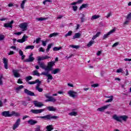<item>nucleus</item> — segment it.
<instances>
[{
	"label": "nucleus",
	"mask_w": 131,
	"mask_h": 131,
	"mask_svg": "<svg viewBox=\"0 0 131 131\" xmlns=\"http://www.w3.org/2000/svg\"><path fill=\"white\" fill-rule=\"evenodd\" d=\"M38 64L42 69H44L47 72H50L53 70V67L55 66V61H50L48 63V66H46L45 62H38Z\"/></svg>",
	"instance_id": "obj_1"
},
{
	"label": "nucleus",
	"mask_w": 131,
	"mask_h": 131,
	"mask_svg": "<svg viewBox=\"0 0 131 131\" xmlns=\"http://www.w3.org/2000/svg\"><path fill=\"white\" fill-rule=\"evenodd\" d=\"M113 119L116 120L117 121H119V122H121L122 120L123 121H126L128 117L126 115L121 116H117V115H115L113 117Z\"/></svg>",
	"instance_id": "obj_2"
},
{
	"label": "nucleus",
	"mask_w": 131,
	"mask_h": 131,
	"mask_svg": "<svg viewBox=\"0 0 131 131\" xmlns=\"http://www.w3.org/2000/svg\"><path fill=\"white\" fill-rule=\"evenodd\" d=\"M38 118H42V119H48L50 120L51 119H57V118H59V117L56 116H52V115H48L44 116H40L38 117Z\"/></svg>",
	"instance_id": "obj_3"
},
{
	"label": "nucleus",
	"mask_w": 131,
	"mask_h": 131,
	"mask_svg": "<svg viewBox=\"0 0 131 131\" xmlns=\"http://www.w3.org/2000/svg\"><path fill=\"white\" fill-rule=\"evenodd\" d=\"M40 75H45V76H47L48 77L47 78V82L50 83V80H53V76L50 74H49V72H43L40 74Z\"/></svg>",
	"instance_id": "obj_4"
},
{
	"label": "nucleus",
	"mask_w": 131,
	"mask_h": 131,
	"mask_svg": "<svg viewBox=\"0 0 131 131\" xmlns=\"http://www.w3.org/2000/svg\"><path fill=\"white\" fill-rule=\"evenodd\" d=\"M45 97L48 99L45 100L46 102H52L53 103H55V102L57 101V100H56L53 96H50L49 94H45Z\"/></svg>",
	"instance_id": "obj_5"
},
{
	"label": "nucleus",
	"mask_w": 131,
	"mask_h": 131,
	"mask_svg": "<svg viewBox=\"0 0 131 131\" xmlns=\"http://www.w3.org/2000/svg\"><path fill=\"white\" fill-rule=\"evenodd\" d=\"M19 27L22 29L23 31H25L27 30L28 29V24L27 23H21L19 25Z\"/></svg>",
	"instance_id": "obj_6"
},
{
	"label": "nucleus",
	"mask_w": 131,
	"mask_h": 131,
	"mask_svg": "<svg viewBox=\"0 0 131 131\" xmlns=\"http://www.w3.org/2000/svg\"><path fill=\"white\" fill-rule=\"evenodd\" d=\"M33 53H31L30 55L29 56L28 58L24 60V62H26L27 63L33 62V61H34L35 60V58L34 57H33Z\"/></svg>",
	"instance_id": "obj_7"
},
{
	"label": "nucleus",
	"mask_w": 131,
	"mask_h": 131,
	"mask_svg": "<svg viewBox=\"0 0 131 131\" xmlns=\"http://www.w3.org/2000/svg\"><path fill=\"white\" fill-rule=\"evenodd\" d=\"M68 95L70 96V97H71L72 98H73L74 99L75 98H76L78 96V94H77V92H75L73 91H69L68 93Z\"/></svg>",
	"instance_id": "obj_8"
},
{
	"label": "nucleus",
	"mask_w": 131,
	"mask_h": 131,
	"mask_svg": "<svg viewBox=\"0 0 131 131\" xmlns=\"http://www.w3.org/2000/svg\"><path fill=\"white\" fill-rule=\"evenodd\" d=\"M20 123H21V119H20V118L17 119L15 124L13 125L12 127L13 130H15L16 128H17V127H19V125H20Z\"/></svg>",
	"instance_id": "obj_9"
},
{
	"label": "nucleus",
	"mask_w": 131,
	"mask_h": 131,
	"mask_svg": "<svg viewBox=\"0 0 131 131\" xmlns=\"http://www.w3.org/2000/svg\"><path fill=\"white\" fill-rule=\"evenodd\" d=\"M116 30L115 29H113L111 30L110 32H108L107 34H104L103 37V39H106V38H108L109 37V35L111 34H112V33H114V32H115Z\"/></svg>",
	"instance_id": "obj_10"
},
{
	"label": "nucleus",
	"mask_w": 131,
	"mask_h": 131,
	"mask_svg": "<svg viewBox=\"0 0 131 131\" xmlns=\"http://www.w3.org/2000/svg\"><path fill=\"white\" fill-rule=\"evenodd\" d=\"M12 73L13 74V76L16 78H18V77H20L21 76V75L19 73V70H12Z\"/></svg>",
	"instance_id": "obj_11"
},
{
	"label": "nucleus",
	"mask_w": 131,
	"mask_h": 131,
	"mask_svg": "<svg viewBox=\"0 0 131 131\" xmlns=\"http://www.w3.org/2000/svg\"><path fill=\"white\" fill-rule=\"evenodd\" d=\"M45 111V109H40V110H31L30 112L33 113V114H39L42 112Z\"/></svg>",
	"instance_id": "obj_12"
},
{
	"label": "nucleus",
	"mask_w": 131,
	"mask_h": 131,
	"mask_svg": "<svg viewBox=\"0 0 131 131\" xmlns=\"http://www.w3.org/2000/svg\"><path fill=\"white\" fill-rule=\"evenodd\" d=\"M110 105L111 104H110L102 106L101 107H99L97 109V111H99L100 112H104V111L106 110V109H108V107H110Z\"/></svg>",
	"instance_id": "obj_13"
},
{
	"label": "nucleus",
	"mask_w": 131,
	"mask_h": 131,
	"mask_svg": "<svg viewBox=\"0 0 131 131\" xmlns=\"http://www.w3.org/2000/svg\"><path fill=\"white\" fill-rule=\"evenodd\" d=\"M33 104L35 105V107H39V108H41V107L43 106V104H42V102H38L36 100L33 101Z\"/></svg>",
	"instance_id": "obj_14"
},
{
	"label": "nucleus",
	"mask_w": 131,
	"mask_h": 131,
	"mask_svg": "<svg viewBox=\"0 0 131 131\" xmlns=\"http://www.w3.org/2000/svg\"><path fill=\"white\" fill-rule=\"evenodd\" d=\"M25 94H26L28 96H32L35 97V94H34V93L28 90V89H25L24 90Z\"/></svg>",
	"instance_id": "obj_15"
},
{
	"label": "nucleus",
	"mask_w": 131,
	"mask_h": 131,
	"mask_svg": "<svg viewBox=\"0 0 131 131\" xmlns=\"http://www.w3.org/2000/svg\"><path fill=\"white\" fill-rule=\"evenodd\" d=\"M28 38V36L26 35H24L22 39H19L17 40V42H20V43H23V42L26 41V39Z\"/></svg>",
	"instance_id": "obj_16"
},
{
	"label": "nucleus",
	"mask_w": 131,
	"mask_h": 131,
	"mask_svg": "<svg viewBox=\"0 0 131 131\" xmlns=\"http://www.w3.org/2000/svg\"><path fill=\"white\" fill-rule=\"evenodd\" d=\"M2 116H4L5 117H11V113H10V111H4L2 113Z\"/></svg>",
	"instance_id": "obj_17"
},
{
	"label": "nucleus",
	"mask_w": 131,
	"mask_h": 131,
	"mask_svg": "<svg viewBox=\"0 0 131 131\" xmlns=\"http://www.w3.org/2000/svg\"><path fill=\"white\" fill-rule=\"evenodd\" d=\"M81 15V17H80V20H81V23H83L84 21H85V16L86 15V13L83 12L80 14Z\"/></svg>",
	"instance_id": "obj_18"
},
{
	"label": "nucleus",
	"mask_w": 131,
	"mask_h": 131,
	"mask_svg": "<svg viewBox=\"0 0 131 131\" xmlns=\"http://www.w3.org/2000/svg\"><path fill=\"white\" fill-rule=\"evenodd\" d=\"M37 120H34L32 119H30L28 121V124H30V125H35V124H36L37 123Z\"/></svg>",
	"instance_id": "obj_19"
},
{
	"label": "nucleus",
	"mask_w": 131,
	"mask_h": 131,
	"mask_svg": "<svg viewBox=\"0 0 131 131\" xmlns=\"http://www.w3.org/2000/svg\"><path fill=\"white\" fill-rule=\"evenodd\" d=\"M46 108L48 111H51L53 112H56V111H57V108L54 107L53 106H47Z\"/></svg>",
	"instance_id": "obj_20"
},
{
	"label": "nucleus",
	"mask_w": 131,
	"mask_h": 131,
	"mask_svg": "<svg viewBox=\"0 0 131 131\" xmlns=\"http://www.w3.org/2000/svg\"><path fill=\"white\" fill-rule=\"evenodd\" d=\"M61 71V69L59 68L55 69L54 70L51 71L52 74H57V73H59Z\"/></svg>",
	"instance_id": "obj_21"
},
{
	"label": "nucleus",
	"mask_w": 131,
	"mask_h": 131,
	"mask_svg": "<svg viewBox=\"0 0 131 131\" xmlns=\"http://www.w3.org/2000/svg\"><path fill=\"white\" fill-rule=\"evenodd\" d=\"M3 63H4V68L8 69V59L7 58H3Z\"/></svg>",
	"instance_id": "obj_22"
},
{
	"label": "nucleus",
	"mask_w": 131,
	"mask_h": 131,
	"mask_svg": "<svg viewBox=\"0 0 131 131\" xmlns=\"http://www.w3.org/2000/svg\"><path fill=\"white\" fill-rule=\"evenodd\" d=\"M11 116H15L16 117H18V116H20V114L19 113L15 112V111H12L11 112Z\"/></svg>",
	"instance_id": "obj_23"
},
{
	"label": "nucleus",
	"mask_w": 131,
	"mask_h": 131,
	"mask_svg": "<svg viewBox=\"0 0 131 131\" xmlns=\"http://www.w3.org/2000/svg\"><path fill=\"white\" fill-rule=\"evenodd\" d=\"M105 98H110V99H108L105 101V103H110L113 101V96H105Z\"/></svg>",
	"instance_id": "obj_24"
},
{
	"label": "nucleus",
	"mask_w": 131,
	"mask_h": 131,
	"mask_svg": "<svg viewBox=\"0 0 131 131\" xmlns=\"http://www.w3.org/2000/svg\"><path fill=\"white\" fill-rule=\"evenodd\" d=\"M35 82L36 83H37V85L36 86V89L39 88L40 84H41V81H39V79H37L35 80Z\"/></svg>",
	"instance_id": "obj_25"
},
{
	"label": "nucleus",
	"mask_w": 131,
	"mask_h": 131,
	"mask_svg": "<svg viewBox=\"0 0 131 131\" xmlns=\"http://www.w3.org/2000/svg\"><path fill=\"white\" fill-rule=\"evenodd\" d=\"M32 75H33L34 76H40V74H39V73H38V71L37 70H35L34 71H33L32 72Z\"/></svg>",
	"instance_id": "obj_26"
},
{
	"label": "nucleus",
	"mask_w": 131,
	"mask_h": 131,
	"mask_svg": "<svg viewBox=\"0 0 131 131\" xmlns=\"http://www.w3.org/2000/svg\"><path fill=\"white\" fill-rule=\"evenodd\" d=\"M81 36V34H80L79 33H76L75 34V35L73 37L72 39H75V38H79L80 36Z\"/></svg>",
	"instance_id": "obj_27"
},
{
	"label": "nucleus",
	"mask_w": 131,
	"mask_h": 131,
	"mask_svg": "<svg viewBox=\"0 0 131 131\" xmlns=\"http://www.w3.org/2000/svg\"><path fill=\"white\" fill-rule=\"evenodd\" d=\"M88 7H89L88 4H83L80 7L79 10H82V9L88 8Z\"/></svg>",
	"instance_id": "obj_28"
},
{
	"label": "nucleus",
	"mask_w": 131,
	"mask_h": 131,
	"mask_svg": "<svg viewBox=\"0 0 131 131\" xmlns=\"http://www.w3.org/2000/svg\"><path fill=\"white\" fill-rule=\"evenodd\" d=\"M46 129H47V131L53 130V129H54V128H53V125H49L47 126Z\"/></svg>",
	"instance_id": "obj_29"
},
{
	"label": "nucleus",
	"mask_w": 131,
	"mask_h": 131,
	"mask_svg": "<svg viewBox=\"0 0 131 131\" xmlns=\"http://www.w3.org/2000/svg\"><path fill=\"white\" fill-rule=\"evenodd\" d=\"M101 34V32H98L97 33V34L95 35H94L92 37V40H94V39H96L98 36H100V35Z\"/></svg>",
	"instance_id": "obj_30"
},
{
	"label": "nucleus",
	"mask_w": 131,
	"mask_h": 131,
	"mask_svg": "<svg viewBox=\"0 0 131 131\" xmlns=\"http://www.w3.org/2000/svg\"><path fill=\"white\" fill-rule=\"evenodd\" d=\"M33 49H34V46L30 45L26 46L25 50H33Z\"/></svg>",
	"instance_id": "obj_31"
},
{
	"label": "nucleus",
	"mask_w": 131,
	"mask_h": 131,
	"mask_svg": "<svg viewBox=\"0 0 131 131\" xmlns=\"http://www.w3.org/2000/svg\"><path fill=\"white\" fill-rule=\"evenodd\" d=\"M59 35V33H51L49 35V37H55L56 36H57V35Z\"/></svg>",
	"instance_id": "obj_32"
},
{
	"label": "nucleus",
	"mask_w": 131,
	"mask_h": 131,
	"mask_svg": "<svg viewBox=\"0 0 131 131\" xmlns=\"http://www.w3.org/2000/svg\"><path fill=\"white\" fill-rule=\"evenodd\" d=\"M95 43V41L94 40H91L89 42V43L87 45V47H88V48H90V47H92V46H93V45H94V43Z\"/></svg>",
	"instance_id": "obj_33"
},
{
	"label": "nucleus",
	"mask_w": 131,
	"mask_h": 131,
	"mask_svg": "<svg viewBox=\"0 0 131 131\" xmlns=\"http://www.w3.org/2000/svg\"><path fill=\"white\" fill-rule=\"evenodd\" d=\"M72 33H73V32L72 31H70L68 32V33H67L64 36L65 37H68V36H71V35H72Z\"/></svg>",
	"instance_id": "obj_34"
},
{
	"label": "nucleus",
	"mask_w": 131,
	"mask_h": 131,
	"mask_svg": "<svg viewBox=\"0 0 131 131\" xmlns=\"http://www.w3.org/2000/svg\"><path fill=\"white\" fill-rule=\"evenodd\" d=\"M99 18H100V15H94L92 16L91 20H96V19H98Z\"/></svg>",
	"instance_id": "obj_35"
},
{
	"label": "nucleus",
	"mask_w": 131,
	"mask_h": 131,
	"mask_svg": "<svg viewBox=\"0 0 131 131\" xmlns=\"http://www.w3.org/2000/svg\"><path fill=\"white\" fill-rule=\"evenodd\" d=\"M70 47L71 48H72L73 49H76V50H77V49H79V48H80V47L78 45H70Z\"/></svg>",
	"instance_id": "obj_36"
},
{
	"label": "nucleus",
	"mask_w": 131,
	"mask_h": 131,
	"mask_svg": "<svg viewBox=\"0 0 131 131\" xmlns=\"http://www.w3.org/2000/svg\"><path fill=\"white\" fill-rule=\"evenodd\" d=\"M23 88H24V86H23V85H21L19 86L16 88L15 89L16 91V93H18V92H19V91H20L21 89H23Z\"/></svg>",
	"instance_id": "obj_37"
},
{
	"label": "nucleus",
	"mask_w": 131,
	"mask_h": 131,
	"mask_svg": "<svg viewBox=\"0 0 131 131\" xmlns=\"http://www.w3.org/2000/svg\"><path fill=\"white\" fill-rule=\"evenodd\" d=\"M3 78H4L3 75H0V85H3V84H4V82H3Z\"/></svg>",
	"instance_id": "obj_38"
},
{
	"label": "nucleus",
	"mask_w": 131,
	"mask_h": 131,
	"mask_svg": "<svg viewBox=\"0 0 131 131\" xmlns=\"http://www.w3.org/2000/svg\"><path fill=\"white\" fill-rule=\"evenodd\" d=\"M69 115L71 116H76V115H77V113L75 112H72L71 113H70Z\"/></svg>",
	"instance_id": "obj_39"
},
{
	"label": "nucleus",
	"mask_w": 131,
	"mask_h": 131,
	"mask_svg": "<svg viewBox=\"0 0 131 131\" xmlns=\"http://www.w3.org/2000/svg\"><path fill=\"white\" fill-rule=\"evenodd\" d=\"M61 49H62V47H54L53 48V51L54 52H56L57 51H60V50H61Z\"/></svg>",
	"instance_id": "obj_40"
},
{
	"label": "nucleus",
	"mask_w": 131,
	"mask_h": 131,
	"mask_svg": "<svg viewBox=\"0 0 131 131\" xmlns=\"http://www.w3.org/2000/svg\"><path fill=\"white\" fill-rule=\"evenodd\" d=\"M40 125H36V128H35V131H42L40 130Z\"/></svg>",
	"instance_id": "obj_41"
},
{
	"label": "nucleus",
	"mask_w": 131,
	"mask_h": 131,
	"mask_svg": "<svg viewBox=\"0 0 131 131\" xmlns=\"http://www.w3.org/2000/svg\"><path fill=\"white\" fill-rule=\"evenodd\" d=\"M4 27H6V28H8L10 27V28H12V25H10L9 23L5 24H4Z\"/></svg>",
	"instance_id": "obj_42"
},
{
	"label": "nucleus",
	"mask_w": 131,
	"mask_h": 131,
	"mask_svg": "<svg viewBox=\"0 0 131 131\" xmlns=\"http://www.w3.org/2000/svg\"><path fill=\"white\" fill-rule=\"evenodd\" d=\"M32 79V77L31 76H28L26 77V81H29V80H31Z\"/></svg>",
	"instance_id": "obj_43"
},
{
	"label": "nucleus",
	"mask_w": 131,
	"mask_h": 131,
	"mask_svg": "<svg viewBox=\"0 0 131 131\" xmlns=\"http://www.w3.org/2000/svg\"><path fill=\"white\" fill-rule=\"evenodd\" d=\"M52 46H53L52 44H49L48 46L47 49H46V52L48 53V52L50 51V49H51V48H52Z\"/></svg>",
	"instance_id": "obj_44"
},
{
	"label": "nucleus",
	"mask_w": 131,
	"mask_h": 131,
	"mask_svg": "<svg viewBox=\"0 0 131 131\" xmlns=\"http://www.w3.org/2000/svg\"><path fill=\"white\" fill-rule=\"evenodd\" d=\"M37 58H37L38 62H41L40 61H42V60H45L43 58V57L38 56Z\"/></svg>",
	"instance_id": "obj_45"
},
{
	"label": "nucleus",
	"mask_w": 131,
	"mask_h": 131,
	"mask_svg": "<svg viewBox=\"0 0 131 131\" xmlns=\"http://www.w3.org/2000/svg\"><path fill=\"white\" fill-rule=\"evenodd\" d=\"M36 19L37 20H38V21H43L45 20H47V18H45V17H40Z\"/></svg>",
	"instance_id": "obj_46"
},
{
	"label": "nucleus",
	"mask_w": 131,
	"mask_h": 131,
	"mask_svg": "<svg viewBox=\"0 0 131 131\" xmlns=\"http://www.w3.org/2000/svg\"><path fill=\"white\" fill-rule=\"evenodd\" d=\"M26 3V2H25V1H22L21 4H20V7L21 8V9H24V6Z\"/></svg>",
	"instance_id": "obj_47"
},
{
	"label": "nucleus",
	"mask_w": 131,
	"mask_h": 131,
	"mask_svg": "<svg viewBox=\"0 0 131 131\" xmlns=\"http://www.w3.org/2000/svg\"><path fill=\"white\" fill-rule=\"evenodd\" d=\"M36 91H38V92H39V93H41L42 92V91H43V89H42V88H36Z\"/></svg>",
	"instance_id": "obj_48"
},
{
	"label": "nucleus",
	"mask_w": 131,
	"mask_h": 131,
	"mask_svg": "<svg viewBox=\"0 0 131 131\" xmlns=\"http://www.w3.org/2000/svg\"><path fill=\"white\" fill-rule=\"evenodd\" d=\"M41 40L40 38H37L36 40L34 41V43L36 42V43H39V41Z\"/></svg>",
	"instance_id": "obj_49"
},
{
	"label": "nucleus",
	"mask_w": 131,
	"mask_h": 131,
	"mask_svg": "<svg viewBox=\"0 0 131 131\" xmlns=\"http://www.w3.org/2000/svg\"><path fill=\"white\" fill-rule=\"evenodd\" d=\"M5 39V35L0 34V40H4Z\"/></svg>",
	"instance_id": "obj_50"
},
{
	"label": "nucleus",
	"mask_w": 131,
	"mask_h": 131,
	"mask_svg": "<svg viewBox=\"0 0 131 131\" xmlns=\"http://www.w3.org/2000/svg\"><path fill=\"white\" fill-rule=\"evenodd\" d=\"M127 20H131V13H129L126 16Z\"/></svg>",
	"instance_id": "obj_51"
},
{
	"label": "nucleus",
	"mask_w": 131,
	"mask_h": 131,
	"mask_svg": "<svg viewBox=\"0 0 131 131\" xmlns=\"http://www.w3.org/2000/svg\"><path fill=\"white\" fill-rule=\"evenodd\" d=\"M122 71H123L122 69H119L117 70L116 72L117 73H120V72H122V73H123V72H122Z\"/></svg>",
	"instance_id": "obj_52"
},
{
	"label": "nucleus",
	"mask_w": 131,
	"mask_h": 131,
	"mask_svg": "<svg viewBox=\"0 0 131 131\" xmlns=\"http://www.w3.org/2000/svg\"><path fill=\"white\" fill-rule=\"evenodd\" d=\"M119 45V42H116V43H114L112 47L114 48L115 47H117V46H118Z\"/></svg>",
	"instance_id": "obj_53"
},
{
	"label": "nucleus",
	"mask_w": 131,
	"mask_h": 131,
	"mask_svg": "<svg viewBox=\"0 0 131 131\" xmlns=\"http://www.w3.org/2000/svg\"><path fill=\"white\" fill-rule=\"evenodd\" d=\"M21 104H22V105H24V106H27V104H28V103H27V102H26L25 101H21Z\"/></svg>",
	"instance_id": "obj_54"
},
{
	"label": "nucleus",
	"mask_w": 131,
	"mask_h": 131,
	"mask_svg": "<svg viewBox=\"0 0 131 131\" xmlns=\"http://www.w3.org/2000/svg\"><path fill=\"white\" fill-rule=\"evenodd\" d=\"M91 86H92V88H97V86H99V84L98 83L93 84L91 85Z\"/></svg>",
	"instance_id": "obj_55"
},
{
	"label": "nucleus",
	"mask_w": 131,
	"mask_h": 131,
	"mask_svg": "<svg viewBox=\"0 0 131 131\" xmlns=\"http://www.w3.org/2000/svg\"><path fill=\"white\" fill-rule=\"evenodd\" d=\"M42 45L43 47H46L47 46V41L42 40Z\"/></svg>",
	"instance_id": "obj_56"
},
{
	"label": "nucleus",
	"mask_w": 131,
	"mask_h": 131,
	"mask_svg": "<svg viewBox=\"0 0 131 131\" xmlns=\"http://www.w3.org/2000/svg\"><path fill=\"white\" fill-rule=\"evenodd\" d=\"M28 84H35L36 82H35V81H28Z\"/></svg>",
	"instance_id": "obj_57"
},
{
	"label": "nucleus",
	"mask_w": 131,
	"mask_h": 131,
	"mask_svg": "<svg viewBox=\"0 0 131 131\" xmlns=\"http://www.w3.org/2000/svg\"><path fill=\"white\" fill-rule=\"evenodd\" d=\"M17 83H19L20 84H22L23 83L21 79H18L17 81Z\"/></svg>",
	"instance_id": "obj_58"
},
{
	"label": "nucleus",
	"mask_w": 131,
	"mask_h": 131,
	"mask_svg": "<svg viewBox=\"0 0 131 131\" xmlns=\"http://www.w3.org/2000/svg\"><path fill=\"white\" fill-rule=\"evenodd\" d=\"M73 10L74 12H76L77 11V6H73Z\"/></svg>",
	"instance_id": "obj_59"
},
{
	"label": "nucleus",
	"mask_w": 131,
	"mask_h": 131,
	"mask_svg": "<svg viewBox=\"0 0 131 131\" xmlns=\"http://www.w3.org/2000/svg\"><path fill=\"white\" fill-rule=\"evenodd\" d=\"M43 59L44 60H47L48 59H50V58H51L50 56L46 55L45 56H43Z\"/></svg>",
	"instance_id": "obj_60"
},
{
	"label": "nucleus",
	"mask_w": 131,
	"mask_h": 131,
	"mask_svg": "<svg viewBox=\"0 0 131 131\" xmlns=\"http://www.w3.org/2000/svg\"><path fill=\"white\" fill-rule=\"evenodd\" d=\"M14 34L15 35H21V34H22V32H18L17 33H14Z\"/></svg>",
	"instance_id": "obj_61"
},
{
	"label": "nucleus",
	"mask_w": 131,
	"mask_h": 131,
	"mask_svg": "<svg viewBox=\"0 0 131 131\" xmlns=\"http://www.w3.org/2000/svg\"><path fill=\"white\" fill-rule=\"evenodd\" d=\"M15 52L14 51H10L9 53H8L9 55H14Z\"/></svg>",
	"instance_id": "obj_62"
},
{
	"label": "nucleus",
	"mask_w": 131,
	"mask_h": 131,
	"mask_svg": "<svg viewBox=\"0 0 131 131\" xmlns=\"http://www.w3.org/2000/svg\"><path fill=\"white\" fill-rule=\"evenodd\" d=\"M19 55H20V56H23V55H24V54H23V51H22V50H19Z\"/></svg>",
	"instance_id": "obj_63"
},
{
	"label": "nucleus",
	"mask_w": 131,
	"mask_h": 131,
	"mask_svg": "<svg viewBox=\"0 0 131 131\" xmlns=\"http://www.w3.org/2000/svg\"><path fill=\"white\" fill-rule=\"evenodd\" d=\"M39 51V52H42V53H45V50L42 47L40 48Z\"/></svg>",
	"instance_id": "obj_64"
}]
</instances>
